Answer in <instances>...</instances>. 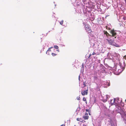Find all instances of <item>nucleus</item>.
<instances>
[{
    "mask_svg": "<svg viewBox=\"0 0 126 126\" xmlns=\"http://www.w3.org/2000/svg\"><path fill=\"white\" fill-rule=\"evenodd\" d=\"M116 110L118 113H120L121 115L124 113V109L120 107H118Z\"/></svg>",
    "mask_w": 126,
    "mask_h": 126,
    "instance_id": "nucleus-1",
    "label": "nucleus"
},
{
    "mask_svg": "<svg viewBox=\"0 0 126 126\" xmlns=\"http://www.w3.org/2000/svg\"><path fill=\"white\" fill-rule=\"evenodd\" d=\"M85 90H82L81 92L82 95L84 96L85 95H87L88 94V88L87 87V89H85Z\"/></svg>",
    "mask_w": 126,
    "mask_h": 126,
    "instance_id": "nucleus-2",
    "label": "nucleus"
},
{
    "mask_svg": "<svg viewBox=\"0 0 126 126\" xmlns=\"http://www.w3.org/2000/svg\"><path fill=\"white\" fill-rule=\"evenodd\" d=\"M110 33L112 34V36H116L117 34L116 31L113 29L110 30Z\"/></svg>",
    "mask_w": 126,
    "mask_h": 126,
    "instance_id": "nucleus-3",
    "label": "nucleus"
},
{
    "mask_svg": "<svg viewBox=\"0 0 126 126\" xmlns=\"http://www.w3.org/2000/svg\"><path fill=\"white\" fill-rule=\"evenodd\" d=\"M116 100V99L115 98H114V99L113 100L112 99L110 100V103L111 104V105H112L114 104Z\"/></svg>",
    "mask_w": 126,
    "mask_h": 126,
    "instance_id": "nucleus-4",
    "label": "nucleus"
},
{
    "mask_svg": "<svg viewBox=\"0 0 126 126\" xmlns=\"http://www.w3.org/2000/svg\"><path fill=\"white\" fill-rule=\"evenodd\" d=\"M106 98L105 99H102V101L104 102H106L108 99V95H106Z\"/></svg>",
    "mask_w": 126,
    "mask_h": 126,
    "instance_id": "nucleus-5",
    "label": "nucleus"
},
{
    "mask_svg": "<svg viewBox=\"0 0 126 126\" xmlns=\"http://www.w3.org/2000/svg\"><path fill=\"white\" fill-rule=\"evenodd\" d=\"M87 115H88V114L87 113H86ZM83 118L84 119V120H87L89 118V116L88 115L87 116H83Z\"/></svg>",
    "mask_w": 126,
    "mask_h": 126,
    "instance_id": "nucleus-6",
    "label": "nucleus"
},
{
    "mask_svg": "<svg viewBox=\"0 0 126 126\" xmlns=\"http://www.w3.org/2000/svg\"><path fill=\"white\" fill-rule=\"evenodd\" d=\"M86 31L89 33H91L92 32V30L90 27L88 29H86Z\"/></svg>",
    "mask_w": 126,
    "mask_h": 126,
    "instance_id": "nucleus-7",
    "label": "nucleus"
},
{
    "mask_svg": "<svg viewBox=\"0 0 126 126\" xmlns=\"http://www.w3.org/2000/svg\"><path fill=\"white\" fill-rule=\"evenodd\" d=\"M107 40L111 44H112L113 43V41H112L111 40H109L108 39H107Z\"/></svg>",
    "mask_w": 126,
    "mask_h": 126,
    "instance_id": "nucleus-8",
    "label": "nucleus"
},
{
    "mask_svg": "<svg viewBox=\"0 0 126 126\" xmlns=\"http://www.w3.org/2000/svg\"><path fill=\"white\" fill-rule=\"evenodd\" d=\"M104 33L105 34H106V36L107 37H108L109 36H110L106 31H104Z\"/></svg>",
    "mask_w": 126,
    "mask_h": 126,
    "instance_id": "nucleus-9",
    "label": "nucleus"
},
{
    "mask_svg": "<svg viewBox=\"0 0 126 126\" xmlns=\"http://www.w3.org/2000/svg\"><path fill=\"white\" fill-rule=\"evenodd\" d=\"M84 27L85 30H86V29H88L89 27V25L87 24L85 25Z\"/></svg>",
    "mask_w": 126,
    "mask_h": 126,
    "instance_id": "nucleus-10",
    "label": "nucleus"
},
{
    "mask_svg": "<svg viewBox=\"0 0 126 126\" xmlns=\"http://www.w3.org/2000/svg\"><path fill=\"white\" fill-rule=\"evenodd\" d=\"M82 120V118H78L77 119V121H79L80 122Z\"/></svg>",
    "mask_w": 126,
    "mask_h": 126,
    "instance_id": "nucleus-11",
    "label": "nucleus"
},
{
    "mask_svg": "<svg viewBox=\"0 0 126 126\" xmlns=\"http://www.w3.org/2000/svg\"><path fill=\"white\" fill-rule=\"evenodd\" d=\"M94 80H97L98 79V77L96 76H94Z\"/></svg>",
    "mask_w": 126,
    "mask_h": 126,
    "instance_id": "nucleus-12",
    "label": "nucleus"
},
{
    "mask_svg": "<svg viewBox=\"0 0 126 126\" xmlns=\"http://www.w3.org/2000/svg\"><path fill=\"white\" fill-rule=\"evenodd\" d=\"M54 47L56 49H58L59 48L58 47L57 45L54 46Z\"/></svg>",
    "mask_w": 126,
    "mask_h": 126,
    "instance_id": "nucleus-13",
    "label": "nucleus"
},
{
    "mask_svg": "<svg viewBox=\"0 0 126 126\" xmlns=\"http://www.w3.org/2000/svg\"><path fill=\"white\" fill-rule=\"evenodd\" d=\"M51 54L52 55V56H55L56 55V54L54 53H52Z\"/></svg>",
    "mask_w": 126,
    "mask_h": 126,
    "instance_id": "nucleus-14",
    "label": "nucleus"
},
{
    "mask_svg": "<svg viewBox=\"0 0 126 126\" xmlns=\"http://www.w3.org/2000/svg\"><path fill=\"white\" fill-rule=\"evenodd\" d=\"M83 100L84 101H86V98L85 97H83Z\"/></svg>",
    "mask_w": 126,
    "mask_h": 126,
    "instance_id": "nucleus-15",
    "label": "nucleus"
},
{
    "mask_svg": "<svg viewBox=\"0 0 126 126\" xmlns=\"http://www.w3.org/2000/svg\"><path fill=\"white\" fill-rule=\"evenodd\" d=\"M85 82H83V85H84V87H85L86 86Z\"/></svg>",
    "mask_w": 126,
    "mask_h": 126,
    "instance_id": "nucleus-16",
    "label": "nucleus"
},
{
    "mask_svg": "<svg viewBox=\"0 0 126 126\" xmlns=\"http://www.w3.org/2000/svg\"><path fill=\"white\" fill-rule=\"evenodd\" d=\"M63 20H62L61 21V22H60V24L61 25H62L63 24Z\"/></svg>",
    "mask_w": 126,
    "mask_h": 126,
    "instance_id": "nucleus-17",
    "label": "nucleus"
},
{
    "mask_svg": "<svg viewBox=\"0 0 126 126\" xmlns=\"http://www.w3.org/2000/svg\"><path fill=\"white\" fill-rule=\"evenodd\" d=\"M77 99L78 100H79L80 99V97L79 96L77 97Z\"/></svg>",
    "mask_w": 126,
    "mask_h": 126,
    "instance_id": "nucleus-18",
    "label": "nucleus"
},
{
    "mask_svg": "<svg viewBox=\"0 0 126 126\" xmlns=\"http://www.w3.org/2000/svg\"><path fill=\"white\" fill-rule=\"evenodd\" d=\"M81 122L83 123H84L85 122V121L84 120L82 119V120H81Z\"/></svg>",
    "mask_w": 126,
    "mask_h": 126,
    "instance_id": "nucleus-19",
    "label": "nucleus"
},
{
    "mask_svg": "<svg viewBox=\"0 0 126 126\" xmlns=\"http://www.w3.org/2000/svg\"><path fill=\"white\" fill-rule=\"evenodd\" d=\"M114 46L117 47H119V45L117 44H115Z\"/></svg>",
    "mask_w": 126,
    "mask_h": 126,
    "instance_id": "nucleus-20",
    "label": "nucleus"
},
{
    "mask_svg": "<svg viewBox=\"0 0 126 126\" xmlns=\"http://www.w3.org/2000/svg\"><path fill=\"white\" fill-rule=\"evenodd\" d=\"M95 54H96V53H95L94 52H93V53L92 55H95Z\"/></svg>",
    "mask_w": 126,
    "mask_h": 126,
    "instance_id": "nucleus-21",
    "label": "nucleus"
},
{
    "mask_svg": "<svg viewBox=\"0 0 126 126\" xmlns=\"http://www.w3.org/2000/svg\"><path fill=\"white\" fill-rule=\"evenodd\" d=\"M91 55H92V54H90L89 55V58H90L91 56Z\"/></svg>",
    "mask_w": 126,
    "mask_h": 126,
    "instance_id": "nucleus-22",
    "label": "nucleus"
},
{
    "mask_svg": "<svg viewBox=\"0 0 126 126\" xmlns=\"http://www.w3.org/2000/svg\"><path fill=\"white\" fill-rule=\"evenodd\" d=\"M60 126H65V124H63L61 125Z\"/></svg>",
    "mask_w": 126,
    "mask_h": 126,
    "instance_id": "nucleus-23",
    "label": "nucleus"
},
{
    "mask_svg": "<svg viewBox=\"0 0 126 126\" xmlns=\"http://www.w3.org/2000/svg\"><path fill=\"white\" fill-rule=\"evenodd\" d=\"M83 126H86V125L85 124H84L83 125Z\"/></svg>",
    "mask_w": 126,
    "mask_h": 126,
    "instance_id": "nucleus-24",
    "label": "nucleus"
},
{
    "mask_svg": "<svg viewBox=\"0 0 126 126\" xmlns=\"http://www.w3.org/2000/svg\"><path fill=\"white\" fill-rule=\"evenodd\" d=\"M86 111L87 112L88 111H89V110H88V109H86Z\"/></svg>",
    "mask_w": 126,
    "mask_h": 126,
    "instance_id": "nucleus-25",
    "label": "nucleus"
},
{
    "mask_svg": "<svg viewBox=\"0 0 126 126\" xmlns=\"http://www.w3.org/2000/svg\"><path fill=\"white\" fill-rule=\"evenodd\" d=\"M107 27H108V26H106V28L107 29Z\"/></svg>",
    "mask_w": 126,
    "mask_h": 126,
    "instance_id": "nucleus-26",
    "label": "nucleus"
},
{
    "mask_svg": "<svg viewBox=\"0 0 126 126\" xmlns=\"http://www.w3.org/2000/svg\"><path fill=\"white\" fill-rule=\"evenodd\" d=\"M57 51H58V52H59V50H57Z\"/></svg>",
    "mask_w": 126,
    "mask_h": 126,
    "instance_id": "nucleus-27",
    "label": "nucleus"
},
{
    "mask_svg": "<svg viewBox=\"0 0 126 126\" xmlns=\"http://www.w3.org/2000/svg\"><path fill=\"white\" fill-rule=\"evenodd\" d=\"M49 49H50V48H49Z\"/></svg>",
    "mask_w": 126,
    "mask_h": 126,
    "instance_id": "nucleus-28",
    "label": "nucleus"
}]
</instances>
